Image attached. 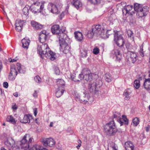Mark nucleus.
Listing matches in <instances>:
<instances>
[{
	"instance_id": "obj_1",
	"label": "nucleus",
	"mask_w": 150,
	"mask_h": 150,
	"mask_svg": "<svg viewBox=\"0 0 150 150\" xmlns=\"http://www.w3.org/2000/svg\"><path fill=\"white\" fill-rule=\"evenodd\" d=\"M37 52L42 59L44 57L52 60H54L55 59V53L50 50L48 45L46 43H41L37 47Z\"/></svg>"
},
{
	"instance_id": "obj_2",
	"label": "nucleus",
	"mask_w": 150,
	"mask_h": 150,
	"mask_svg": "<svg viewBox=\"0 0 150 150\" xmlns=\"http://www.w3.org/2000/svg\"><path fill=\"white\" fill-rule=\"evenodd\" d=\"M51 31L52 33L57 35V37L59 38V40H60L62 38L67 37L66 28L63 27L60 29L58 25H54L52 26L51 28Z\"/></svg>"
},
{
	"instance_id": "obj_3",
	"label": "nucleus",
	"mask_w": 150,
	"mask_h": 150,
	"mask_svg": "<svg viewBox=\"0 0 150 150\" xmlns=\"http://www.w3.org/2000/svg\"><path fill=\"white\" fill-rule=\"evenodd\" d=\"M97 75L92 73L90 70L88 68H84L81 72V74L79 75V78L80 80L83 79L87 81L90 82L93 80V78L96 77Z\"/></svg>"
},
{
	"instance_id": "obj_4",
	"label": "nucleus",
	"mask_w": 150,
	"mask_h": 150,
	"mask_svg": "<svg viewBox=\"0 0 150 150\" xmlns=\"http://www.w3.org/2000/svg\"><path fill=\"white\" fill-rule=\"evenodd\" d=\"M105 132L109 136L115 135L117 131L114 121H112L107 124L104 126Z\"/></svg>"
},
{
	"instance_id": "obj_5",
	"label": "nucleus",
	"mask_w": 150,
	"mask_h": 150,
	"mask_svg": "<svg viewBox=\"0 0 150 150\" xmlns=\"http://www.w3.org/2000/svg\"><path fill=\"white\" fill-rule=\"evenodd\" d=\"M102 85L101 81L96 80L92 83H89L88 86L89 91L93 94L98 95L100 94V91L98 90Z\"/></svg>"
},
{
	"instance_id": "obj_6",
	"label": "nucleus",
	"mask_w": 150,
	"mask_h": 150,
	"mask_svg": "<svg viewBox=\"0 0 150 150\" xmlns=\"http://www.w3.org/2000/svg\"><path fill=\"white\" fill-rule=\"evenodd\" d=\"M103 29L101 30V25H97L93 26L91 30L88 31L86 35L89 38H92L94 35H101L103 31H104Z\"/></svg>"
},
{
	"instance_id": "obj_7",
	"label": "nucleus",
	"mask_w": 150,
	"mask_h": 150,
	"mask_svg": "<svg viewBox=\"0 0 150 150\" xmlns=\"http://www.w3.org/2000/svg\"><path fill=\"white\" fill-rule=\"evenodd\" d=\"M33 139L30 137L29 135L26 134L20 142V147L22 149L26 150L29 147V143H31Z\"/></svg>"
},
{
	"instance_id": "obj_8",
	"label": "nucleus",
	"mask_w": 150,
	"mask_h": 150,
	"mask_svg": "<svg viewBox=\"0 0 150 150\" xmlns=\"http://www.w3.org/2000/svg\"><path fill=\"white\" fill-rule=\"evenodd\" d=\"M44 7L43 3L41 4L39 2H36L32 4L31 7V10L34 13H41L44 9Z\"/></svg>"
},
{
	"instance_id": "obj_9",
	"label": "nucleus",
	"mask_w": 150,
	"mask_h": 150,
	"mask_svg": "<svg viewBox=\"0 0 150 150\" xmlns=\"http://www.w3.org/2000/svg\"><path fill=\"white\" fill-rule=\"evenodd\" d=\"M67 38H62V39L59 40V45L60 46V50L63 52L67 54L69 52L70 47L67 43L66 42L65 40Z\"/></svg>"
},
{
	"instance_id": "obj_10",
	"label": "nucleus",
	"mask_w": 150,
	"mask_h": 150,
	"mask_svg": "<svg viewBox=\"0 0 150 150\" xmlns=\"http://www.w3.org/2000/svg\"><path fill=\"white\" fill-rule=\"evenodd\" d=\"M114 40L117 45L119 47H122L124 44L123 38L121 35H119L118 32H115L114 34Z\"/></svg>"
},
{
	"instance_id": "obj_11",
	"label": "nucleus",
	"mask_w": 150,
	"mask_h": 150,
	"mask_svg": "<svg viewBox=\"0 0 150 150\" xmlns=\"http://www.w3.org/2000/svg\"><path fill=\"white\" fill-rule=\"evenodd\" d=\"M122 118H121L119 116L117 115L116 114L113 115L114 120H117L120 124V126L123 125V124L125 125H127L128 123V120L124 115H122Z\"/></svg>"
},
{
	"instance_id": "obj_12",
	"label": "nucleus",
	"mask_w": 150,
	"mask_h": 150,
	"mask_svg": "<svg viewBox=\"0 0 150 150\" xmlns=\"http://www.w3.org/2000/svg\"><path fill=\"white\" fill-rule=\"evenodd\" d=\"M48 9L52 13L57 14L60 12V6L59 4H54L49 3L48 4Z\"/></svg>"
},
{
	"instance_id": "obj_13",
	"label": "nucleus",
	"mask_w": 150,
	"mask_h": 150,
	"mask_svg": "<svg viewBox=\"0 0 150 150\" xmlns=\"http://www.w3.org/2000/svg\"><path fill=\"white\" fill-rule=\"evenodd\" d=\"M111 56L117 61H119L121 59V54L120 49H115L113 50L111 53Z\"/></svg>"
},
{
	"instance_id": "obj_14",
	"label": "nucleus",
	"mask_w": 150,
	"mask_h": 150,
	"mask_svg": "<svg viewBox=\"0 0 150 150\" xmlns=\"http://www.w3.org/2000/svg\"><path fill=\"white\" fill-rule=\"evenodd\" d=\"M79 97L80 98V102L84 104H86L88 102L90 98L89 94L86 91L83 92L81 96L77 97L78 98Z\"/></svg>"
},
{
	"instance_id": "obj_15",
	"label": "nucleus",
	"mask_w": 150,
	"mask_h": 150,
	"mask_svg": "<svg viewBox=\"0 0 150 150\" xmlns=\"http://www.w3.org/2000/svg\"><path fill=\"white\" fill-rule=\"evenodd\" d=\"M140 11L138 12L137 15L140 17H143L146 16L149 11V8L146 6H143L142 8H140Z\"/></svg>"
},
{
	"instance_id": "obj_16",
	"label": "nucleus",
	"mask_w": 150,
	"mask_h": 150,
	"mask_svg": "<svg viewBox=\"0 0 150 150\" xmlns=\"http://www.w3.org/2000/svg\"><path fill=\"white\" fill-rule=\"evenodd\" d=\"M43 142L45 146H47L50 147L54 146L55 144V141L51 138L43 139Z\"/></svg>"
},
{
	"instance_id": "obj_17",
	"label": "nucleus",
	"mask_w": 150,
	"mask_h": 150,
	"mask_svg": "<svg viewBox=\"0 0 150 150\" xmlns=\"http://www.w3.org/2000/svg\"><path fill=\"white\" fill-rule=\"evenodd\" d=\"M33 120L32 115L29 114L25 115L23 118L20 120V122L23 123H29Z\"/></svg>"
},
{
	"instance_id": "obj_18",
	"label": "nucleus",
	"mask_w": 150,
	"mask_h": 150,
	"mask_svg": "<svg viewBox=\"0 0 150 150\" xmlns=\"http://www.w3.org/2000/svg\"><path fill=\"white\" fill-rule=\"evenodd\" d=\"M128 53L130 55L129 61L132 63H135L137 60V54L134 52L129 51Z\"/></svg>"
},
{
	"instance_id": "obj_19",
	"label": "nucleus",
	"mask_w": 150,
	"mask_h": 150,
	"mask_svg": "<svg viewBox=\"0 0 150 150\" xmlns=\"http://www.w3.org/2000/svg\"><path fill=\"white\" fill-rule=\"evenodd\" d=\"M39 41L40 42L45 41L47 37L46 32L45 30L41 31L39 34Z\"/></svg>"
},
{
	"instance_id": "obj_20",
	"label": "nucleus",
	"mask_w": 150,
	"mask_h": 150,
	"mask_svg": "<svg viewBox=\"0 0 150 150\" xmlns=\"http://www.w3.org/2000/svg\"><path fill=\"white\" fill-rule=\"evenodd\" d=\"M30 42L29 39L27 38H25L22 39V43L23 47L27 49L29 45Z\"/></svg>"
},
{
	"instance_id": "obj_21",
	"label": "nucleus",
	"mask_w": 150,
	"mask_h": 150,
	"mask_svg": "<svg viewBox=\"0 0 150 150\" xmlns=\"http://www.w3.org/2000/svg\"><path fill=\"white\" fill-rule=\"evenodd\" d=\"M5 144L8 146L13 147L15 146V142L11 138L8 139L5 142Z\"/></svg>"
},
{
	"instance_id": "obj_22",
	"label": "nucleus",
	"mask_w": 150,
	"mask_h": 150,
	"mask_svg": "<svg viewBox=\"0 0 150 150\" xmlns=\"http://www.w3.org/2000/svg\"><path fill=\"white\" fill-rule=\"evenodd\" d=\"M31 24L33 28L36 30L40 29L43 27L42 25L34 21L31 22Z\"/></svg>"
},
{
	"instance_id": "obj_23",
	"label": "nucleus",
	"mask_w": 150,
	"mask_h": 150,
	"mask_svg": "<svg viewBox=\"0 0 150 150\" xmlns=\"http://www.w3.org/2000/svg\"><path fill=\"white\" fill-rule=\"evenodd\" d=\"M125 146L126 150H134V147L132 143L129 141L126 142Z\"/></svg>"
},
{
	"instance_id": "obj_24",
	"label": "nucleus",
	"mask_w": 150,
	"mask_h": 150,
	"mask_svg": "<svg viewBox=\"0 0 150 150\" xmlns=\"http://www.w3.org/2000/svg\"><path fill=\"white\" fill-rule=\"evenodd\" d=\"M57 84L58 86V88H64L65 83L63 79H58L57 80Z\"/></svg>"
},
{
	"instance_id": "obj_25",
	"label": "nucleus",
	"mask_w": 150,
	"mask_h": 150,
	"mask_svg": "<svg viewBox=\"0 0 150 150\" xmlns=\"http://www.w3.org/2000/svg\"><path fill=\"white\" fill-rule=\"evenodd\" d=\"M143 86L145 89L150 92V78L145 79Z\"/></svg>"
},
{
	"instance_id": "obj_26",
	"label": "nucleus",
	"mask_w": 150,
	"mask_h": 150,
	"mask_svg": "<svg viewBox=\"0 0 150 150\" xmlns=\"http://www.w3.org/2000/svg\"><path fill=\"white\" fill-rule=\"evenodd\" d=\"M75 37L76 40L78 41H81L83 38L82 33L79 32H76L74 33Z\"/></svg>"
},
{
	"instance_id": "obj_27",
	"label": "nucleus",
	"mask_w": 150,
	"mask_h": 150,
	"mask_svg": "<svg viewBox=\"0 0 150 150\" xmlns=\"http://www.w3.org/2000/svg\"><path fill=\"white\" fill-rule=\"evenodd\" d=\"M71 3L77 9L82 6V3L78 0H72Z\"/></svg>"
},
{
	"instance_id": "obj_28",
	"label": "nucleus",
	"mask_w": 150,
	"mask_h": 150,
	"mask_svg": "<svg viewBox=\"0 0 150 150\" xmlns=\"http://www.w3.org/2000/svg\"><path fill=\"white\" fill-rule=\"evenodd\" d=\"M17 69L19 72L21 74H24L25 72V69L24 66H21L19 63L17 64Z\"/></svg>"
},
{
	"instance_id": "obj_29",
	"label": "nucleus",
	"mask_w": 150,
	"mask_h": 150,
	"mask_svg": "<svg viewBox=\"0 0 150 150\" xmlns=\"http://www.w3.org/2000/svg\"><path fill=\"white\" fill-rule=\"evenodd\" d=\"M131 93V91L129 89H127L125 90L124 95L125 97L126 100H129L130 98V95Z\"/></svg>"
},
{
	"instance_id": "obj_30",
	"label": "nucleus",
	"mask_w": 150,
	"mask_h": 150,
	"mask_svg": "<svg viewBox=\"0 0 150 150\" xmlns=\"http://www.w3.org/2000/svg\"><path fill=\"white\" fill-rule=\"evenodd\" d=\"M109 148L112 149V150H117V145L112 142H111L109 144L108 149Z\"/></svg>"
},
{
	"instance_id": "obj_31",
	"label": "nucleus",
	"mask_w": 150,
	"mask_h": 150,
	"mask_svg": "<svg viewBox=\"0 0 150 150\" xmlns=\"http://www.w3.org/2000/svg\"><path fill=\"white\" fill-rule=\"evenodd\" d=\"M64 88H58L56 93V95L57 98L60 97L63 93Z\"/></svg>"
},
{
	"instance_id": "obj_32",
	"label": "nucleus",
	"mask_w": 150,
	"mask_h": 150,
	"mask_svg": "<svg viewBox=\"0 0 150 150\" xmlns=\"http://www.w3.org/2000/svg\"><path fill=\"white\" fill-rule=\"evenodd\" d=\"M103 29L104 30V29L103 28H101V30H103ZM104 31H103V33L102 35H100L101 37H103L104 38H108L109 37V35L111 34V33H110V32L111 30H108L106 33L105 34L104 33Z\"/></svg>"
},
{
	"instance_id": "obj_33",
	"label": "nucleus",
	"mask_w": 150,
	"mask_h": 150,
	"mask_svg": "<svg viewBox=\"0 0 150 150\" xmlns=\"http://www.w3.org/2000/svg\"><path fill=\"white\" fill-rule=\"evenodd\" d=\"M134 11H137V13L138 12H139L140 11V8H142L143 6L140 4H138V3H135L134 4Z\"/></svg>"
},
{
	"instance_id": "obj_34",
	"label": "nucleus",
	"mask_w": 150,
	"mask_h": 150,
	"mask_svg": "<svg viewBox=\"0 0 150 150\" xmlns=\"http://www.w3.org/2000/svg\"><path fill=\"white\" fill-rule=\"evenodd\" d=\"M30 150H42V147L39 145L35 144L30 148Z\"/></svg>"
},
{
	"instance_id": "obj_35",
	"label": "nucleus",
	"mask_w": 150,
	"mask_h": 150,
	"mask_svg": "<svg viewBox=\"0 0 150 150\" xmlns=\"http://www.w3.org/2000/svg\"><path fill=\"white\" fill-rule=\"evenodd\" d=\"M7 120L13 124H16V121L15 120V119L11 115H10L8 116Z\"/></svg>"
},
{
	"instance_id": "obj_36",
	"label": "nucleus",
	"mask_w": 150,
	"mask_h": 150,
	"mask_svg": "<svg viewBox=\"0 0 150 150\" xmlns=\"http://www.w3.org/2000/svg\"><path fill=\"white\" fill-rule=\"evenodd\" d=\"M87 49H82L81 50V55L82 57H86L87 55Z\"/></svg>"
},
{
	"instance_id": "obj_37",
	"label": "nucleus",
	"mask_w": 150,
	"mask_h": 150,
	"mask_svg": "<svg viewBox=\"0 0 150 150\" xmlns=\"http://www.w3.org/2000/svg\"><path fill=\"white\" fill-rule=\"evenodd\" d=\"M125 6L126 8V10H127L128 12V14L130 15L132 14V12H131L130 11L132 10L133 8V6L131 5H128L127 6Z\"/></svg>"
},
{
	"instance_id": "obj_38",
	"label": "nucleus",
	"mask_w": 150,
	"mask_h": 150,
	"mask_svg": "<svg viewBox=\"0 0 150 150\" xmlns=\"http://www.w3.org/2000/svg\"><path fill=\"white\" fill-rule=\"evenodd\" d=\"M13 74L14 76H16L18 72L16 68L14 67H11L10 69V73Z\"/></svg>"
},
{
	"instance_id": "obj_39",
	"label": "nucleus",
	"mask_w": 150,
	"mask_h": 150,
	"mask_svg": "<svg viewBox=\"0 0 150 150\" xmlns=\"http://www.w3.org/2000/svg\"><path fill=\"white\" fill-rule=\"evenodd\" d=\"M134 86L136 89H138L140 86L139 81L138 80H135L134 82Z\"/></svg>"
},
{
	"instance_id": "obj_40",
	"label": "nucleus",
	"mask_w": 150,
	"mask_h": 150,
	"mask_svg": "<svg viewBox=\"0 0 150 150\" xmlns=\"http://www.w3.org/2000/svg\"><path fill=\"white\" fill-rule=\"evenodd\" d=\"M15 25V26H23V21L21 20H16Z\"/></svg>"
},
{
	"instance_id": "obj_41",
	"label": "nucleus",
	"mask_w": 150,
	"mask_h": 150,
	"mask_svg": "<svg viewBox=\"0 0 150 150\" xmlns=\"http://www.w3.org/2000/svg\"><path fill=\"white\" fill-rule=\"evenodd\" d=\"M105 79L106 81L109 82L111 81L112 78L109 74H107L105 75Z\"/></svg>"
},
{
	"instance_id": "obj_42",
	"label": "nucleus",
	"mask_w": 150,
	"mask_h": 150,
	"mask_svg": "<svg viewBox=\"0 0 150 150\" xmlns=\"http://www.w3.org/2000/svg\"><path fill=\"white\" fill-rule=\"evenodd\" d=\"M133 125L135 126H137L139 123L138 118L137 117L134 118L133 120Z\"/></svg>"
},
{
	"instance_id": "obj_43",
	"label": "nucleus",
	"mask_w": 150,
	"mask_h": 150,
	"mask_svg": "<svg viewBox=\"0 0 150 150\" xmlns=\"http://www.w3.org/2000/svg\"><path fill=\"white\" fill-rule=\"evenodd\" d=\"M34 79L36 82L39 83L41 81V79L39 76H35Z\"/></svg>"
},
{
	"instance_id": "obj_44",
	"label": "nucleus",
	"mask_w": 150,
	"mask_h": 150,
	"mask_svg": "<svg viewBox=\"0 0 150 150\" xmlns=\"http://www.w3.org/2000/svg\"><path fill=\"white\" fill-rule=\"evenodd\" d=\"M16 76H14L13 74L10 73L8 75V79L10 80L13 81L15 79Z\"/></svg>"
},
{
	"instance_id": "obj_45",
	"label": "nucleus",
	"mask_w": 150,
	"mask_h": 150,
	"mask_svg": "<svg viewBox=\"0 0 150 150\" xmlns=\"http://www.w3.org/2000/svg\"><path fill=\"white\" fill-rule=\"evenodd\" d=\"M71 79L74 81L77 82L79 81V80L76 79H75V77H76V74L74 73H73L71 75Z\"/></svg>"
},
{
	"instance_id": "obj_46",
	"label": "nucleus",
	"mask_w": 150,
	"mask_h": 150,
	"mask_svg": "<svg viewBox=\"0 0 150 150\" xmlns=\"http://www.w3.org/2000/svg\"><path fill=\"white\" fill-rule=\"evenodd\" d=\"M23 13L25 15H28V9L27 8L25 7L23 9Z\"/></svg>"
},
{
	"instance_id": "obj_47",
	"label": "nucleus",
	"mask_w": 150,
	"mask_h": 150,
	"mask_svg": "<svg viewBox=\"0 0 150 150\" xmlns=\"http://www.w3.org/2000/svg\"><path fill=\"white\" fill-rule=\"evenodd\" d=\"M93 53L95 54H97L99 52V50L97 47H95L93 50Z\"/></svg>"
},
{
	"instance_id": "obj_48",
	"label": "nucleus",
	"mask_w": 150,
	"mask_h": 150,
	"mask_svg": "<svg viewBox=\"0 0 150 150\" xmlns=\"http://www.w3.org/2000/svg\"><path fill=\"white\" fill-rule=\"evenodd\" d=\"M15 26L16 30L17 31H18V32H20L22 30L23 26Z\"/></svg>"
},
{
	"instance_id": "obj_49",
	"label": "nucleus",
	"mask_w": 150,
	"mask_h": 150,
	"mask_svg": "<svg viewBox=\"0 0 150 150\" xmlns=\"http://www.w3.org/2000/svg\"><path fill=\"white\" fill-rule=\"evenodd\" d=\"M54 71L56 74H59L60 73V71L58 67H55L54 68Z\"/></svg>"
},
{
	"instance_id": "obj_50",
	"label": "nucleus",
	"mask_w": 150,
	"mask_h": 150,
	"mask_svg": "<svg viewBox=\"0 0 150 150\" xmlns=\"http://www.w3.org/2000/svg\"><path fill=\"white\" fill-rule=\"evenodd\" d=\"M127 33L129 37H131L133 34V33L131 30H129L127 31Z\"/></svg>"
},
{
	"instance_id": "obj_51",
	"label": "nucleus",
	"mask_w": 150,
	"mask_h": 150,
	"mask_svg": "<svg viewBox=\"0 0 150 150\" xmlns=\"http://www.w3.org/2000/svg\"><path fill=\"white\" fill-rule=\"evenodd\" d=\"M122 12L123 14H125V15L127 14H128V12L127 11V10H126V8L125 6H124V8L122 9Z\"/></svg>"
},
{
	"instance_id": "obj_52",
	"label": "nucleus",
	"mask_w": 150,
	"mask_h": 150,
	"mask_svg": "<svg viewBox=\"0 0 150 150\" xmlns=\"http://www.w3.org/2000/svg\"><path fill=\"white\" fill-rule=\"evenodd\" d=\"M91 3L94 4H97L98 2V0H88Z\"/></svg>"
},
{
	"instance_id": "obj_53",
	"label": "nucleus",
	"mask_w": 150,
	"mask_h": 150,
	"mask_svg": "<svg viewBox=\"0 0 150 150\" xmlns=\"http://www.w3.org/2000/svg\"><path fill=\"white\" fill-rule=\"evenodd\" d=\"M3 86L6 88H7L8 86V83L6 82H4L3 83Z\"/></svg>"
},
{
	"instance_id": "obj_54",
	"label": "nucleus",
	"mask_w": 150,
	"mask_h": 150,
	"mask_svg": "<svg viewBox=\"0 0 150 150\" xmlns=\"http://www.w3.org/2000/svg\"><path fill=\"white\" fill-rule=\"evenodd\" d=\"M139 54L140 55L143 57L144 56V54L143 53V49L140 50L139 51Z\"/></svg>"
},
{
	"instance_id": "obj_55",
	"label": "nucleus",
	"mask_w": 150,
	"mask_h": 150,
	"mask_svg": "<svg viewBox=\"0 0 150 150\" xmlns=\"http://www.w3.org/2000/svg\"><path fill=\"white\" fill-rule=\"evenodd\" d=\"M11 59V60H10V62H16L17 61L18 59L17 58H16L15 59Z\"/></svg>"
},
{
	"instance_id": "obj_56",
	"label": "nucleus",
	"mask_w": 150,
	"mask_h": 150,
	"mask_svg": "<svg viewBox=\"0 0 150 150\" xmlns=\"http://www.w3.org/2000/svg\"><path fill=\"white\" fill-rule=\"evenodd\" d=\"M64 12H63L61 13L60 14V15L59 16V18L60 19H62V18L64 17Z\"/></svg>"
},
{
	"instance_id": "obj_57",
	"label": "nucleus",
	"mask_w": 150,
	"mask_h": 150,
	"mask_svg": "<svg viewBox=\"0 0 150 150\" xmlns=\"http://www.w3.org/2000/svg\"><path fill=\"white\" fill-rule=\"evenodd\" d=\"M34 115L35 116H36L37 113V109L36 108H35L33 109Z\"/></svg>"
},
{
	"instance_id": "obj_58",
	"label": "nucleus",
	"mask_w": 150,
	"mask_h": 150,
	"mask_svg": "<svg viewBox=\"0 0 150 150\" xmlns=\"http://www.w3.org/2000/svg\"><path fill=\"white\" fill-rule=\"evenodd\" d=\"M3 68L2 63L1 61L0 60V72L1 71Z\"/></svg>"
},
{
	"instance_id": "obj_59",
	"label": "nucleus",
	"mask_w": 150,
	"mask_h": 150,
	"mask_svg": "<svg viewBox=\"0 0 150 150\" xmlns=\"http://www.w3.org/2000/svg\"><path fill=\"white\" fill-rule=\"evenodd\" d=\"M146 132H148L149 129H150V125H148L147 127H146Z\"/></svg>"
},
{
	"instance_id": "obj_60",
	"label": "nucleus",
	"mask_w": 150,
	"mask_h": 150,
	"mask_svg": "<svg viewBox=\"0 0 150 150\" xmlns=\"http://www.w3.org/2000/svg\"><path fill=\"white\" fill-rule=\"evenodd\" d=\"M37 92L36 91H35V92L33 94V96L35 97H36L37 96Z\"/></svg>"
},
{
	"instance_id": "obj_61",
	"label": "nucleus",
	"mask_w": 150,
	"mask_h": 150,
	"mask_svg": "<svg viewBox=\"0 0 150 150\" xmlns=\"http://www.w3.org/2000/svg\"><path fill=\"white\" fill-rule=\"evenodd\" d=\"M12 108L13 110H16L17 108V107L16 105H14L12 107Z\"/></svg>"
},
{
	"instance_id": "obj_62",
	"label": "nucleus",
	"mask_w": 150,
	"mask_h": 150,
	"mask_svg": "<svg viewBox=\"0 0 150 150\" xmlns=\"http://www.w3.org/2000/svg\"><path fill=\"white\" fill-rule=\"evenodd\" d=\"M64 12V14H67L68 13V10L67 9Z\"/></svg>"
},
{
	"instance_id": "obj_63",
	"label": "nucleus",
	"mask_w": 150,
	"mask_h": 150,
	"mask_svg": "<svg viewBox=\"0 0 150 150\" xmlns=\"http://www.w3.org/2000/svg\"><path fill=\"white\" fill-rule=\"evenodd\" d=\"M13 95L14 96L17 97L18 96V93L17 92H16L15 93H14Z\"/></svg>"
},
{
	"instance_id": "obj_64",
	"label": "nucleus",
	"mask_w": 150,
	"mask_h": 150,
	"mask_svg": "<svg viewBox=\"0 0 150 150\" xmlns=\"http://www.w3.org/2000/svg\"><path fill=\"white\" fill-rule=\"evenodd\" d=\"M78 142L79 143V144L81 145V142L80 140H79L78 141Z\"/></svg>"
}]
</instances>
